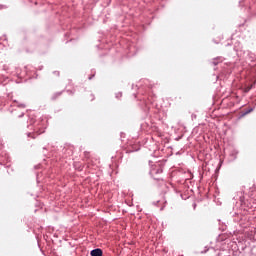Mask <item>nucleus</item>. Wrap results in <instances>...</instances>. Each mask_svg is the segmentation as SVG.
Instances as JSON below:
<instances>
[{
    "mask_svg": "<svg viewBox=\"0 0 256 256\" xmlns=\"http://www.w3.org/2000/svg\"><path fill=\"white\" fill-rule=\"evenodd\" d=\"M91 256H103V250L97 248L90 252Z\"/></svg>",
    "mask_w": 256,
    "mask_h": 256,
    "instance_id": "f257e3e1",
    "label": "nucleus"
},
{
    "mask_svg": "<svg viewBox=\"0 0 256 256\" xmlns=\"http://www.w3.org/2000/svg\"><path fill=\"white\" fill-rule=\"evenodd\" d=\"M250 89H253V84L244 88V93H249Z\"/></svg>",
    "mask_w": 256,
    "mask_h": 256,
    "instance_id": "f03ea898",
    "label": "nucleus"
},
{
    "mask_svg": "<svg viewBox=\"0 0 256 256\" xmlns=\"http://www.w3.org/2000/svg\"><path fill=\"white\" fill-rule=\"evenodd\" d=\"M84 155H85L86 159H89V152H85Z\"/></svg>",
    "mask_w": 256,
    "mask_h": 256,
    "instance_id": "7ed1b4c3",
    "label": "nucleus"
},
{
    "mask_svg": "<svg viewBox=\"0 0 256 256\" xmlns=\"http://www.w3.org/2000/svg\"><path fill=\"white\" fill-rule=\"evenodd\" d=\"M251 111H253V109L248 110L246 113H251Z\"/></svg>",
    "mask_w": 256,
    "mask_h": 256,
    "instance_id": "20e7f679",
    "label": "nucleus"
}]
</instances>
